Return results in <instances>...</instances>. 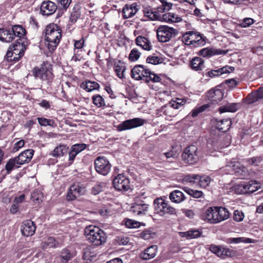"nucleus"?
<instances>
[{"mask_svg":"<svg viewBox=\"0 0 263 263\" xmlns=\"http://www.w3.org/2000/svg\"><path fill=\"white\" fill-rule=\"evenodd\" d=\"M226 53L227 52L224 50L208 47L201 49L199 51L198 54L203 57H210L214 55L224 54Z\"/></svg>","mask_w":263,"mask_h":263,"instance_id":"21","label":"nucleus"},{"mask_svg":"<svg viewBox=\"0 0 263 263\" xmlns=\"http://www.w3.org/2000/svg\"><path fill=\"white\" fill-rule=\"evenodd\" d=\"M244 214L242 211L235 210L234 212L233 219L237 222L241 221L244 218Z\"/></svg>","mask_w":263,"mask_h":263,"instance_id":"55","label":"nucleus"},{"mask_svg":"<svg viewBox=\"0 0 263 263\" xmlns=\"http://www.w3.org/2000/svg\"><path fill=\"white\" fill-rule=\"evenodd\" d=\"M15 39L14 35L9 29H0V40L5 42H11Z\"/></svg>","mask_w":263,"mask_h":263,"instance_id":"26","label":"nucleus"},{"mask_svg":"<svg viewBox=\"0 0 263 263\" xmlns=\"http://www.w3.org/2000/svg\"><path fill=\"white\" fill-rule=\"evenodd\" d=\"M73 254L67 248L63 249L59 256L60 261L62 263H66L73 257Z\"/></svg>","mask_w":263,"mask_h":263,"instance_id":"33","label":"nucleus"},{"mask_svg":"<svg viewBox=\"0 0 263 263\" xmlns=\"http://www.w3.org/2000/svg\"><path fill=\"white\" fill-rule=\"evenodd\" d=\"M106 186L104 182H99L96 184L91 189V193L95 195L99 194L102 192Z\"/></svg>","mask_w":263,"mask_h":263,"instance_id":"45","label":"nucleus"},{"mask_svg":"<svg viewBox=\"0 0 263 263\" xmlns=\"http://www.w3.org/2000/svg\"><path fill=\"white\" fill-rule=\"evenodd\" d=\"M125 224L128 228H137L140 227V223L138 221L132 220L127 219L125 220Z\"/></svg>","mask_w":263,"mask_h":263,"instance_id":"56","label":"nucleus"},{"mask_svg":"<svg viewBox=\"0 0 263 263\" xmlns=\"http://www.w3.org/2000/svg\"><path fill=\"white\" fill-rule=\"evenodd\" d=\"M45 37L48 49L50 51H54L62 37L60 27L53 23L47 25L45 29Z\"/></svg>","mask_w":263,"mask_h":263,"instance_id":"2","label":"nucleus"},{"mask_svg":"<svg viewBox=\"0 0 263 263\" xmlns=\"http://www.w3.org/2000/svg\"><path fill=\"white\" fill-rule=\"evenodd\" d=\"M86 147V145L83 143L76 144L73 145L71 148L74 151V152L78 154L81 151L85 149Z\"/></svg>","mask_w":263,"mask_h":263,"instance_id":"58","label":"nucleus"},{"mask_svg":"<svg viewBox=\"0 0 263 263\" xmlns=\"http://www.w3.org/2000/svg\"><path fill=\"white\" fill-rule=\"evenodd\" d=\"M80 87L87 92H91L95 90H99L100 85L96 82L85 81L80 84Z\"/></svg>","mask_w":263,"mask_h":263,"instance_id":"27","label":"nucleus"},{"mask_svg":"<svg viewBox=\"0 0 263 263\" xmlns=\"http://www.w3.org/2000/svg\"><path fill=\"white\" fill-rule=\"evenodd\" d=\"M262 161V158L260 156L254 157L251 158H249L247 160V162L250 165H254L257 166Z\"/></svg>","mask_w":263,"mask_h":263,"instance_id":"60","label":"nucleus"},{"mask_svg":"<svg viewBox=\"0 0 263 263\" xmlns=\"http://www.w3.org/2000/svg\"><path fill=\"white\" fill-rule=\"evenodd\" d=\"M21 47V43L19 42L10 46L6 53L7 60L18 61L24 54V50L22 48L20 49Z\"/></svg>","mask_w":263,"mask_h":263,"instance_id":"10","label":"nucleus"},{"mask_svg":"<svg viewBox=\"0 0 263 263\" xmlns=\"http://www.w3.org/2000/svg\"><path fill=\"white\" fill-rule=\"evenodd\" d=\"M169 198L173 202L179 203L185 199L184 194L179 190H175L170 193Z\"/></svg>","mask_w":263,"mask_h":263,"instance_id":"25","label":"nucleus"},{"mask_svg":"<svg viewBox=\"0 0 263 263\" xmlns=\"http://www.w3.org/2000/svg\"><path fill=\"white\" fill-rule=\"evenodd\" d=\"M59 247H60V246L58 241L53 237H49L42 243V247L43 249L48 248H57Z\"/></svg>","mask_w":263,"mask_h":263,"instance_id":"34","label":"nucleus"},{"mask_svg":"<svg viewBox=\"0 0 263 263\" xmlns=\"http://www.w3.org/2000/svg\"><path fill=\"white\" fill-rule=\"evenodd\" d=\"M144 15L152 20H161V14L159 13L158 10L153 11L152 10H146L144 11Z\"/></svg>","mask_w":263,"mask_h":263,"instance_id":"37","label":"nucleus"},{"mask_svg":"<svg viewBox=\"0 0 263 263\" xmlns=\"http://www.w3.org/2000/svg\"><path fill=\"white\" fill-rule=\"evenodd\" d=\"M20 167V165L17 164L16 159L14 157L8 160L5 165V169L9 174L13 168H18Z\"/></svg>","mask_w":263,"mask_h":263,"instance_id":"41","label":"nucleus"},{"mask_svg":"<svg viewBox=\"0 0 263 263\" xmlns=\"http://www.w3.org/2000/svg\"><path fill=\"white\" fill-rule=\"evenodd\" d=\"M68 147L64 144H60L52 151L50 154L54 157H60L66 154Z\"/></svg>","mask_w":263,"mask_h":263,"instance_id":"29","label":"nucleus"},{"mask_svg":"<svg viewBox=\"0 0 263 263\" xmlns=\"http://www.w3.org/2000/svg\"><path fill=\"white\" fill-rule=\"evenodd\" d=\"M135 43L138 46L141 47L143 49L149 51L152 49V45L150 41L146 37L142 36H138L135 40Z\"/></svg>","mask_w":263,"mask_h":263,"instance_id":"23","label":"nucleus"},{"mask_svg":"<svg viewBox=\"0 0 263 263\" xmlns=\"http://www.w3.org/2000/svg\"><path fill=\"white\" fill-rule=\"evenodd\" d=\"M239 104L237 103H227L225 105L221 106L219 108V111L220 113L224 112H235L239 108Z\"/></svg>","mask_w":263,"mask_h":263,"instance_id":"32","label":"nucleus"},{"mask_svg":"<svg viewBox=\"0 0 263 263\" xmlns=\"http://www.w3.org/2000/svg\"><path fill=\"white\" fill-rule=\"evenodd\" d=\"M146 62L152 64H158L162 62V59L158 57H148L146 59Z\"/></svg>","mask_w":263,"mask_h":263,"instance_id":"54","label":"nucleus"},{"mask_svg":"<svg viewBox=\"0 0 263 263\" xmlns=\"http://www.w3.org/2000/svg\"><path fill=\"white\" fill-rule=\"evenodd\" d=\"M234 70V67L226 66L217 70H212L208 72V76L210 77L219 76L224 73H228Z\"/></svg>","mask_w":263,"mask_h":263,"instance_id":"24","label":"nucleus"},{"mask_svg":"<svg viewBox=\"0 0 263 263\" xmlns=\"http://www.w3.org/2000/svg\"><path fill=\"white\" fill-rule=\"evenodd\" d=\"M57 9V5L50 1H44L40 7L41 13L44 15H51L53 14Z\"/></svg>","mask_w":263,"mask_h":263,"instance_id":"15","label":"nucleus"},{"mask_svg":"<svg viewBox=\"0 0 263 263\" xmlns=\"http://www.w3.org/2000/svg\"><path fill=\"white\" fill-rule=\"evenodd\" d=\"M222 252L221 255L222 256H221V258H224L226 257H229L231 256L233 254V251L227 248H224L222 247Z\"/></svg>","mask_w":263,"mask_h":263,"instance_id":"63","label":"nucleus"},{"mask_svg":"<svg viewBox=\"0 0 263 263\" xmlns=\"http://www.w3.org/2000/svg\"><path fill=\"white\" fill-rule=\"evenodd\" d=\"M199 183L201 187H206L211 181V178L208 176H200L199 179Z\"/></svg>","mask_w":263,"mask_h":263,"instance_id":"52","label":"nucleus"},{"mask_svg":"<svg viewBox=\"0 0 263 263\" xmlns=\"http://www.w3.org/2000/svg\"><path fill=\"white\" fill-rule=\"evenodd\" d=\"M114 70L117 74V76L120 79L124 77V72L126 69L124 63L121 61L119 60L114 64Z\"/></svg>","mask_w":263,"mask_h":263,"instance_id":"30","label":"nucleus"},{"mask_svg":"<svg viewBox=\"0 0 263 263\" xmlns=\"http://www.w3.org/2000/svg\"><path fill=\"white\" fill-rule=\"evenodd\" d=\"M259 99L255 92L250 93L246 98V102L248 104H252L257 102Z\"/></svg>","mask_w":263,"mask_h":263,"instance_id":"59","label":"nucleus"},{"mask_svg":"<svg viewBox=\"0 0 263 263\" xmlns=\"http://www.w3.org/2000/svg\"><path fill=\"white\" fill-rule=\"evenodd\" d=\"M248 187L247 189L248 190L249 194L253 193L260 187V184L255 180H251L248 182Z\"/></svg>","mask_w":263,"mask_h":263,"instance_id":"46","label":"nucleus"},{"mask_svg":"<svg viewBox=\"0 0 263 263\" xmlns=\"http://www.w3.org/2000/svg\"><path fill=\"white\" fill-rule=\"evenodd\" d=\"M222 247L216 246H212L210 247V250L213 253L216 254L218 256L220 257L222 256L221 255L222 252Z\"/></svg>","mask_w":263,"mask_h":263,"instance_id":"62","label":"nucleus"},{"mask_svg":"<svg viewBox=\"0 0 263 263\" xmlns=\"http://www.w3.org/2000/svg\"><path fill=\"white\" fill-rule=\"evenodd\" d=\"M160 2L162 5L157 7L159 13H163L165 11H168L171 9L173 6L172 3L167 2L166 0H160Z\"/></svg>","mask_w":263,"mask_h":263,"instance_id":"40","label":"nucleus"},{"mask_svg":"<svg viewBox=\"0 0 263 263\" xmlns=\"http://www.w3.org/2000/svg\"><path fill=\"white\" fill-rule=\"evenodd\" d=\"M94 163L96 171L100 174L106 176L110 171L111 164L105 157H98Z\"/></svg>","mask_w":263,"mask_h":263,"instance_id":"9","label":"nucleus"},{"mask_svg":"<svg viewBox=\"0 0 263 263\" xmlns=\"http://www.w3.org/2000/svg\"><path fill=\"white\" fill-rule=\"evenodd\" d=\"M39 123L41 126H53L54 121L52 120L46 119L45 118L38 117L37 118Z\"/></svg>","mask_w":263,"mask_h":263,"instance_id":"50","label":"nucleus"},{"mask_svg":"<svg viewBox=\"0 0 263 263\" xmlns=\"http://www.w3.org/2000/svg\"><path fill=\"white\" fill-rule=\"evenodd\" d=\"M136 205L139 208V211L141 212V215L145 214V212L149 208V204L144 201L137 200L135 202Z\"/></svg>","mask_w":263,"mask_h":263,"instance_id":"48","label":"nucleus"},{"mask_svg":"<svg viewBox=\"0 0 263 263\" xmlns=\"http://www.w3.org/2000/svg\"><path fill=\"white\" fill-rule=\"evenodd\" d=\"M11 31L14 35V37H18L21 40L26 34V30L20 25H14L11 28Z\"/></svg>","mask_w":263,"mask_h":263,"instance_id":"31","label":"nucleus"},{"mask_svg":"<svg viewBox=\"0 0 263 263\" xmlns=\"http://www.w3.org/2000/svg\"><path fill=\"white\" fill-rule=\"evenodd\" d=\"M85 186L80 184H74L70 186L67 194V199L68 200H73L85 193Z\"/></svg>","mask_w":263,"mask_h":263,"instance_id":"13","label":"nucleus"},{"mask_svg":"<svg viewBox=\"0 0 263 263\" xmlns=\"http://www.w3.org/2000/svg\"><path fill=\"white\" fill-rule=\"evenodd\" d=\"M207 97L212 102L217 103L222 99L223 92L219 89H211L208 92Z\"/></svg>","mask_w":263,"mask_h":263,"instance_id":"19","label":"nucleus"},{"mask_svg":"<svg viewBox=\"0 0 263 263\" xmlns=\"http://www.w3.org/2000/svg\"><path fill=\"white\" fill-rule=\"evenodd\" d=\"M31 198L33 202L40 203L42 201L43 195L40 191H35L31 194Z\"/></svg>","mask_w":263,"mask_h":263,"instance_id":"51","label":"nucleus"},{"mask_svg":"<svg viewBox=\"0 0 263 263\" xmlns=\"http://www.w3.org/2000/svg\"><path fill=\"white\" fill-rule=\"evenodd\" d=\"M182 160L185 163L193 165L199 160L198 148L194 145L187 146L182 154Z\"/></svg>","mask_w":263,"mask_h":263,"instance_id":"7","label":"nucleus"},{"mask_svg":"<svg viewBox=\"0 0 263 263\" xmlns=\"http://www.w3.org/2000/svg\"><path fill=\"white\" fill-rule=\"evenodd\" d=\"M144 123L145 120L144 119L135 118L123 121L118 125L117 129L120 132L129 130L141 126L143 125Z\"/></svg>","mask_w":263,"mask_h":263,"instance_id":"11","label":"nucleus"},{"mask_svg":"<svg viewBox=\"0 0 263 263\" xmlns=\"http://www.w3.org/2000/svg\"><path fill=\"white\" fill-rule=\"evenodd\" d=\"M185 180L190 182L195 183L196 180H199L200 176L197 174L188 175L185 176Z\"/></svg>","mask_w":263,"mask_h":263,"instance_id":"61","label":"nucleus"},{"mask_svg":"<svg viewBox=\"0 0 263 263\" xmlns=\"http://www.w3.org/2000/svg\"><path fill=\"white\" fill-rule=\"evenodd\" d=\"M180 235L182 237L191 239L199 237L201 235V232L197 230H190L187 232L180 233Z\"/></svg>","mask_w":263,"mask_h":263,"instance_id":"36","label":"nucleus"},{"mask_svg":"<svg viewBox=\"0 0 263 263\" xmlns=\"http://www.w3.org/2000/svg\"><path fill=\"white\" fill-rule=\"evenodd\" d=\"M248 184L247 182H242L240 184H237L235 186V191L238 194H249Z\"/></svg>","mask_w":263,"mask_h":263,"instance_id":"39","label":"nucleus"},{"mask_svg":"<svg viewBox=\"0 0 263 263\" xmlns=\"http://www.w3.org/2000/svg\"><path fill=\"white\" fill-rule=\"evenodd\" d=\"M242 242L250 243L251 241L250 238H245L243 237L230 238L228 239V242L229 243H238Z\"/></svg>","mask_w":263,"mask_h":263,"instance_id":"49","label":"nucleus"},{"mask_svg":"<svg viewBox=\"0 0 263 263\" xmlns=\"http://www.w3.org/2000/svg\"><path fill=\"white\" fill-rule=\"evenodd\" d=\"M84 232L87 240L94 246H101L106 242L105 233L98 227L88 226L85 228Z\"/></svg>","mask_w":263,"mask_h":263,"instance_id":"3","label":"nucleus"},{"mask_svg":"<svg viewBox=\"0 0 263 263\" xmlns=\"http://www.w3.org/2000/svg\"><path fill=\"white\" fill-rule=\"evenodd\" d=\"M36 230V226L31 220L24 221L21 226L22 234L26 237L32 236Z\"/></svg>","mask_w":263,"mask_h":263,"instance_id":"16","label":"nucleus"},{"mask_svg":"<svg viewBox=\"0 0 263 263\" xmlns=\"http://www.w3.org/2000/svg\"><path fill=\"white\" fill-rule=\"evenodd\" d=\"M220 143L219 140L211 138L208 141L207 146L211 150L218 151L222 147Z\"/></svg>","mask_w":263,"mask_h":263,"instance_id":"38","label":"nucleus"},{"mask_svg":"<svg viewBox=\"0 0 263 263\" xmlns=\"http://www.w3.org/2000/svg\"><path fill=\"white\" fill-rule=\"evenodd\" d=\"M160 21L168 23H178L182 21V18L180 16L174 13L168 12L161 14Z\"/></svg>","mask_w":263,"mask_h":263,"instance_id":"22","label":"nucleus"},{"mask_svg":"<svg viewBox=\"0 0 263 263\" xmlns=\"http://www.w3.org/2000/svg\"><path fill=\"white\" fill-rule=\"evenodd\" d=\"M186 101L185 99L177 98L176 100H172L170 102L171 108L178 109L180 107L184 105Z\"/></svg>","mask_w":263,"mask_h":263,"instance_id":"44","label":"nucleus"},{"mask_svg":"<svg viewBox=\"0 0 263 263\" xmlns=\"http://www.w3.org/2000/svg\"><path fill=\"white\" fill-rule=\"evenodd\" d=\"M148 69L142 65H137L132 69L131 76L136 80H144L147 76Z\"/></svg>","mask_w":263,"mask_h":263,"instance_id":"14","label":"nucleus"},{"mask_svg":"<svg viewBox=\"0 0 263 263\" xmlns=\"http://www.w3.org/2000/svg\"><path fill=\"white\" fill-rule=\"evenodd\" d=\"M25 144V142L23 140H21L16 142L13 148V152H16L18 151L21 148H22Z\"/></svg>","mask_w":263,"mask_h":263,"instance_id":"64","label":"nucleus"},{"mask_svg":"<svg viewBox=\"0 0 263 263\" xmlns=\"http://www.w3.org/2000/svg\"><path fill=\"white\" fill-rule=\"evenodd\" d=\"M33 74L36 78L40 79L48 85L51 84L53 79L51 65L48 63L42 64L40 68H35Z\"/></svg>","mask_w":263,"mask_h":263,"instance_id":"4","label":"nucleus"},{"mask_svg":"<svg viewBox=\"0 0 263 263\" xmlns=\"http://www.w3.org/2000/svg\"><path fill=\"white\" fill-rule=\"evenodd\" d=\"M154 235V233H152L151 231L148 230H145L140 234V237L145 240H148L153 238Z\"/></svg>","mask_w":263,"mask_h":263,"instance_id":"57","label":"nucleus"},{"mask_svg":"<svg viewBox=\"0 0 263 263\" xmlns=\"http://www.w3.org/2000/svg\"><path fill=\"white\" fill-rule=\"evenodd\" d=\"M34 151L32 149H27L22 152L18 156L15 157L17 164L20 166L25 163L29 162L33 155Z\"/></svg>","mask_w":263,"mask_h":263,"instance_id":"17","label":"nucleus"},{"mask_svg":"<svg viewBox=\"0 0 263 263\" xmlns=\"http://www.w3.org/2000/svg\"><path fill=\"white\" fill-rule=\"evenodd\" d=\"M114 187L120 191H127L130 189L129 179L123 174H119L113 180Z\"/></svg>","mask_w":263,"mask_h":263,"instance_id":"12","label":"nucleus"},{"mask_svg":"<svg viewBox=\"0 0 263 263\" xmlns=\"http://www.w3.org/2000/svg\"><path fill=\"white\" fill-rule=\"evenodd\" d=\"M137 6L136 3H133L130 5H126L122 10L123 18H128L134 16L138 10Z\"/></svg>","mask_w":263,"mask_h":263,"instance_id":"18","label":"nucleus"},{"mask_svg":"<svg viewBox=\"0 0 263 263\" xmlns=\"http://www.w3.org/2000/svg\"><path fill=\"white\" fill-rule=\"evenodd\" d=\"M183 190L187 194L195 198H198L202 196L203 193L200 191L194 190L187 187H184Z\"/></svg>","mask_w":263,"mask_h":263,"instance_id":"43","label":"nucleus"},{"mask_svg":"<svg viewBox=\"0 0 263 263\" xmlns=\"http://www.w3.org/2000/svg\"><path fill=\"white\" fill-rule=\"evenodd\" d=\"M154 206L155 213L160 216H164L166 214L176 215L177 213L176 209L172 206L168 201H165L161 198L154 200Z\"/></svg>","mask_w":263,"mask_h":263,"instance_id":"5","label":"nucleus"},{"mask_svg":"<svg viewBox=\"0 0 263 263\" xmlns=\"http://www.w3.org/2000/svg\"><path fill=\"white\" fill-rule=\"evenodd\" d=\"M93 104L99 107L105 106V101L103 97L100 95L93 96L92 98Z\"/></svg>","mask_w":263,"mask_h":263,"instance_id":"47","label":"nucleus"},{"mask_svg":"<svg viewBox=\"0 0 263 263\" xmlns=\"http://www.w3.org/2000/svg\"><path fill=\"white\" fill-rule=\"evenodd\" d=\"M204 61L200 57H195L190 62L191 68L195 71L201 70L204 67Z\"/></svg>","mask_w":263,"mask_h":263,"instance_id":"28","label":"nucleus"},{"mask_svg":"<svg viewBox=\"0 0 263 263\" xmlns=\"http://www.w3.org/2000/svg\"><path fill=\"white\" fill-rule=\"evenodd\" d=\"M147 76L145 77L144 81L146 83H148L149 81L153 82H158L161 81V78L159 76L151 71L148 69L147 71Z\"/></svg>","mask_w":263,"mask_h":263,"instance_id":"42","label":"nucleus"},{"mask_svg":"<svg viewBox=\"0 0 263 263\" xmlns=\"http://www.w3.org/2000/svg\"><path fill=\"white\" fill-rule=\"evenodd\" d=\"M231 123V121L230 119L222 120L217 122L216 127L220 132H226L229 129Z\"/></svg>","mask_w":263,"mask_h":263,"instance_id":"35","label":"nucleus"},{"mask_svg":"<svg viewBox=\"0 0 263 263\" xmlns=\"http://www.w3.org/2000/svg\"><path fill=\"white\" fill-rule=\"evenodd\" d=\"M182 39L186 45H193L194 47H200L205 44V41L201 35L197 32L193 31L185 32Z\"/></svg>","mask_w":263,"mask_h":263,"instance_id":"6","label":"nucleus"},{"mask_svg":"<svg viewBox=\"0 0 263 263\" xmlns=\"http://www.w3.org/2000/svg\"><path fill=\"white\" fill-rule=\"evenodd\" d=\"M158 247L156 245H152L145 249L144 251L141 253L140 257L143 260H148L153 258L156 255Z\"/></svg>","mask_w":263,"mask_h":263,"instance_id":"20","label":"nucleus"},{"mask_svg":"<svg viewBox=\"0 0 263 263\" xmlns=\"http://www.w3.org/2000/svg\"><path fill=\"white\" fill-rule=\"evenodd\" d=\"M178 31L167 26H160L157 31V36L158 40L163 43L167 42L171 38L175 36Z\"/></svg>","mask_w":263,"mask_h":263,"instance_id":"8","label":"nucleus"},{"mask_svg":"<svg viewBox=\"0 0 263 263\" xmlns=\"http://www.w3.org/2000/svg\"><path fill=\"white\" fill-rule=\"evenodd\" d=\"M140 52L136 48L133 49L129 55V59L131 61H137L140 56Z\"/></svg>","mask_w":263,"mask_h":263,"instance_id":"53","label":"nucleus"},{"mask_svg":"<svg viewBox=\"0 0 263 263\" xmlns=\"http://www.w3.org/2000/svg\"><path fill=\"white\" fill-rule=\"evenodd\" d=\"M229 211L223 207H210L201 215L202 220L210 224H217L228 219Z\"/></svg>","mask_w":263,"mask_h":263,"instance_id":"1","label":"nucleus"}]
</instances>
